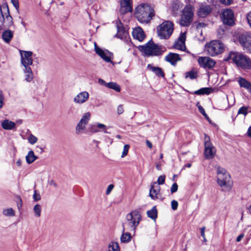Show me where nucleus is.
<instances>
[{
    "label": "nucleus",
    "instance_id": "58836bf2",
    "mask_svg": "<svg viewBox=\"0 0 251 251\" xmlns=\"http://www.w3.org/2000/svg\"><path fill=\"white\" fill-rule=\"evenodd\" d=\"M41 206L40 204H37L33 207V211L35 214V215L39 217L41 216Z\"/></svg>",
    "mask_w": 251,
    "mask_h": 251
},
{
    "label": "nucleus",
    "instance_id": "f704fd0d",
    "mask_svg": "<svg viewBox=\"0 0 251 251\" xmlns=\"http://www.w3.org/2000/svg\"><path fill=\"white\" fill-rule=\"evenodd\" d=\"M120 247L117 242H111L108 245V251H119Z\"/></svg>",
    "mask_w": 251,
    "mask_h": 251
},
{
    "label": "nucleus",
    "instance_id": "a19ab883",
    "mask_svg": "<svg viewBox=\"0 0 251 251\" xmlns=\"http://www.w3.org/2000/svg\"><path fill=\"white\" fill-rule=\"evenodd\" d=\"M249 107L247 106H242L238 111V115L243 114L246 116L248 113Z\"/></svg>",
    "mask_w": 251,
    "mask_h": 251
},
{
    "label": "nucleus",
    "instance_id": "7c9ffc66",
    "mask_svg": "<svg viewBox=\"0 0 251 251\" xmlns=\"http://www.w3.org/2000/svg\"><path fill=\"white\" fill-rule=\"evenodd\" d=\"M13 36V33L11 30H6L2 34V38L6 43H9Z\"/></svg>",
    "mask_w": 251,
    "mask_h": 251
},
{
    "label": "nucleus",
    "instance_id": "aec40b11",
    "mask_svg": "<svg viewBox=\"0 0 251 251\" xmlns=\"http://www.w3.org/2000/svg\"><path fill=\"white\" fill-rule=\"evenodd\" d=\"M89 97V93L86 91H83L78 93L74 99V101L77 104H82L85 102Z\"/></svg>",
    "mask_w": 251,
    "mask_h": 251
},
{
    "label": "nucleus",
    "instance_id": "0eeeda50",
    "mask_svg": "<svg viewBox=\"0 0 251 251\" xmlns=\"http://www.w3.org/2000/svg\"><path fill=\"white\" fill-rule=\"evenodd\" d=\"M0 22L6 27L13 25V18L10 15L7 5H0Z\"/></svg>",
    "mask_w": 251,
    "mask_h": 251
},
{
    "label": "nucleus",
    "instance_id": "f257e3e1",
    "mask_svg": "<svg viewBox=\"0 0 251 251\" xmlns=\"http://www.w3.org/2000/svg\"><path fill=\"white\" fill-rule=\"evenodd\" d=\"M135 16L141 23H148L154 16V10L147 3H141L136 8Z\"/></svg>",
    "mask_w": 251,
    "mask_h": 251
},
{
    "label": "nucleus",
    "instance_id": "4c0bfd02",
    "mask_svg": "<svg viewBox=\"0 0 251 251\" xmlns=\"http://www.w3.org/2000/svg\"><path fill=\"white\" fill-rule=\"evenodd\" d=\"M3 214L6 216L12 217L15 215L14 210L12 208H8L3 210Z\"/></svg>",
    "mask_w": 251,
    "mask_h": 251
},
{
    "label": "nucleus",
    "instance_id": "c03bdc74",
    "mask_svg": "<svg viewBox=\"0 0 251 251\" xmlns=\"http://www.w3.org/2000/svg\"><path fill=\"white\" fill-rule=\"evenodd\" d=\"M129 149V146L128 145H125L124 147V150L122 152V154L121 155V157H125L128 153V150Z\"/></svg>",
    "mask_w": 251,
    "mask_h": 251
},
{
    "label": "nucleus",
    "instance_id": "423d86ee",
    "mask_svg": "<svg viewBox=\"0 0 251 251\" xmlns=\"http://www.w3.org/2000/svg\"><path fill=\"white\" fill-rule=\"evenodd\" d=\"M205 50L209 55L215 56L223 52L224 45L220 41L213 40L205 45Z\"/></svg>",
    "mask_w": 251,
    "mask_h": 251
},
{
    "label": "nucleus",
    "instance_id": "69168bd1",
    "mask_svg": "<svg viewBox=\"0 0 251 251\" xmlns=\"http://www.w3.org/2000/svg\"><path fill=\"white\" fill-rule=\"evenodd\" d=\"M20 202L18 203V207L19 208L22 207V201L21 198H19Z\"/></svg>",
    "mask_w": 251,
    "mask_h": 251
},
{
    "label": "nucleus",
    "instance_id": "b1692460",
    "mask_svg": "<svg viewBox=\"0 0 251 251\" xmlns=\"http://www.w3.org/2000/svg\"><path fill=\"white\" fill-rule=\"evenodd\" d=\"M180 60L179 54L175 53L170 52L165 57V60L173 66H175L176 62Z\"/></svg>",
    "mask_w": 251,
    "mask_h": 251
},
{
    "label": "nucleus",
    "instance_id": "9b49d317",
    "mask_svg": "<svg viewBox=\"0 0 251 251\" xmlns=\"http://www.w3.org/2000/svg\"><path fill=\"white\" fill-rule=\"evenodd\" d=\"M204 155L206 159L213 158L216 153V149L210 142V137L204 134Z\"/></svg>",
    "mask_w": 251,
    "mask_h": 251
},
{
    "label": "nucleus",
    "instance_id": "6e6552de",
    "mask_svg": "<svg viewBox=\"0 0 251 251\" xmlns=\"http://www.w3.org/2000/svg\"><path fill=\"white\" fill-rule=\"evenodd\" d=\"M193 9L192 6L190 4L184 7L179 21V24L181 26H188L192 22L194 15Z\"/></svg>",
    "mask_w": 251,
    "mask_h": 251
},
{
    "label": "nucleus",
    "instance_id": "39448f33",
    "mask_svg": "<svg viewBox=\"0 0 251 251\" xmlns=\"http://www.w3.org/2000/svg\"><path fill=\"white\" fill-rule=\"evenodd\" d=\"M174 29L173 23L170 21H166L157 26V35L161 39H167L172 34Z\"/></svg>",
    "mask_w": 251,
    "mask_h": 251
},
{
    "label": "nucleus",
    "instance_id": "bb28decb",
    "mask_svg": "<svg viewBox=\"0 0 251 251\" xmlns=\"http://www.w3.org/2000/svg\"><path fill=\"white\" fill-rule=\"evenodd\" d=\"M147 69L154 73L159 77H163L165 76V74L161 68L153 67L150 64L148 65Z\"/></svg>",
    "mask_w": 251,
    "mask_h": 251
},
{
    "label": "nucleus",
    "instance_id": "2f4dec72",
    "mask_svg": "<svg viewBox=\"0 0 251 251\" xmlns=\"http://www.w3.org/2000/svg\"><path fill=\"white\" fill-rule=\"evenodd\" d=\"M37 159L38 157L34 154L33 151H29L25 156L26 162L28 164L32 163Z\"/></svg>",
    "mask_w": 251,
    "mask_h": 251
},
{
    "label": "nucleus",
    "instance_id": "6e6d98bb",
    "mask_svg": "<svg viewBox=\"0 0 251 251\" xmlns=\"http://www.w3.org/2000/svg\"><path fill=\"white\" fill-rule=\"evenodd\" d=\"M3 100H4V98H3V95L2 94V92L1 91H0V108H1L3 106Z\"/></svg>",
    "mask_w": 251,
    "mask_h": 251
},
{
    "label": "nucleus",
    "instance_id": "473e14b6",
    "mask_svg": "<svg viewBox=\"0 0 251 251\" xmlns=\"http://www.w3.org/2000/svg\"><path fill=\"white\" fill-rule=\"evenodd\" d=\"M125 230V225H123V233L121 237V241L122 243H128L131 240V236L129 232L124 233Z\"/></svg>",
    "mask_w": 251,
    "mask_h": 251
},
{
    "label": "nucleus",
    "instance_id": "37998d69",
    "mask_svg": "<svg viewBox=\"0 0 251 251\" xmlns=\"http://www.w3.org/2000/svg\"><path fill=\"white\" fill-rule=\"evenodd\" d=\"M98 126L99 129L100 130V131H102L105 133H110V132L107 131V127L105 125L98 123Z\"/></svg>",
    "mask_w": 251,
    "mask_h": 251
},
{
    "label": "nucleus",
    "instance_id": "09e8293b",
    "mask_svg": "<svg viewBox=\"0 0 251 251\" xmlns=\"http://www.w3.org/2000/svg\"><path fill=\"white\" fill-rule=\"evenodd\" d=\"M177 189H178V185H177V183H174L172 185V186L171 188L170 191H171V193H174L177 191Z\"/></svg>",
    "mask_w": 251,
    "mask_h": 251
},
{
    "label": "nucleus",
    "instance_id": "c9c22d12",
    "mask_svg": "<svg viewBox=\"0 0 251 251\" xmlns=\"http://www.w3.org/2000/svg\"><path fill=\"white\" fill-rule=\"evenodd\" d=\"M106 87L108 88L113 89L116 92H120L121 90L120 86L114 82H110L106 84Z\"/></svg>",
    "mask_w": 251,
    "mask_h": 251
},
{
    "label": "nucleus",
    "instance_id": "4d7b16f0",
    "mask_svg": "<svg viewBox=\"0 0 251 251\" xmlns=\"http://www.w3.org/2000/svg\"><path fill=\"white\" fill-rule=\"evenodd\" d=\"M205 230V227L204 226H203L201 228V236L202 237H204V236H205V233H204Z\"/></svg>",
    "mask_w": 251,
    "mask_h": 251
},
{
    "label": "nucleus",
    "instance_id": "5701e85b",
    "mask_svg": "<svg viewBox=\"0 0 251 251\" xmlns=\"http://www.w3.org/2000/svg\"><path fill=\"white\" fill-rule=\"evenodd\" d=\"M116 27L117 30L116 36L120 39L126 37L127 32L126 31L123 24L120 21H116Z\"/></svg>",
    "mask_w": 251,
    "mask_h": 251
},
{
    "label": "nucleus",
    "instance_id": "1a4fd4ad",
    "mask_svg": "<svg viewBox=\"0 0 251 251\" xmlns=\"http://www.w3.org/2000/svg\"><path fill=\"white\" fill-rule=\"evenodd\" d=\"M126 220L128 222V226L132 229L135 230L136 227L138 225L141 216L138 210H133L128 214L126 217Z\"/></svg>",
    "mask_w": 251,
    "mask_h": 251
},
{
    "label": "nucleus",
    "instance_id": "f3484780",
    "mask_svg": "<svg viewBox=\"0 0 251 251\" xmlns=\"http://www.w3.org/2000/svg\"><path fill=\"white\" fill-rule=\"evenodd\" d=\"M120 2V12L122 14H124L127 12L132 11L131 0H119Z\"/></svg>",
    "mask_w": 251,
    "mask_h": 251
},
{
    "label": "nucleus",
    "instance_id": "ddd939ff",
    "mask_svg": "<svg viewBox=\"0 0 251 251\" xmlns=\"http://www.w3.org/2000/svg\"><path fill=\"white\" fill-rule=\"evenodd\" d=\"M21 61L24 67H30L33 64V53L30 51L20 50Z\"/></svg>",
    "mask_w": 251,
    "mask_h": 251
},
{
    "label": "nucleus",
    "instance_id": "052dcab7",
    "mask_svg": "<svg viewBox=\"0 0 251 251\" xmlns=\"http://www.w3.org/2000/svg\"><path fill=\"white\" fill-rule=\"evenodd\" d=\"M146 144L147 145V146L150 148V149H151L152 147V145L151 144V143L149 141V140H147L146 141Z\"/></svg>",
    "mask_w": 251,
    "mask_h": 251
},
{
    "label": "nucleus",
    "instance_id": "a211bd4d",
    "mask_svg": "<svg viewBox=\"0 0 251 251\" xmlns=\"http://www.w3.org/2000/svg\"><path fill=\"white\" fill-rule=\"evenodd\" d=\"M211 11L212 8L209 5L202 3L198 10V15L201 18H204L209 14Z\"/></svg>",
    "mask_w": 251,
    "mask_h": 251
},
{
    "label": "nucleus",
    "instance_id": "680f3d73",
    "mask_svg": "<svg viewBox=\"0 0 251 251\" xmlns=\"http://www.w3.org/2000/svg\"><path fill=\"white\" fill-rule=\"evenodd\" d=\"M50 185H52L53 186H54V187H56L57 186V185L56 184V183L55 182V181L53 180H51L50 182Z\"/></svg>",
    "mask_w": 251,
    "mask_h": 251
},
{
    "label": "nucleus",
    "instance_id": "864d4df0",
    "mask_svg": "<svg viewBox=\"0 0 251 251\" xmlns=\"http://www.w3.org/2000/svg\"><path fill=\"white\" fill-rule=\"evenodd\" d=\"M113 188H114V185L110 184L109 185H108V186L106 189V195L109 194L110 193V192H111V191L112 190V189H113Z\"/></svg>",
    "mask_w": 251,
    "mask_h": 251
},
{
    "label": "nucleus",
    "instance_id": "8fccbe9b",
    "mask_svg": "<svg viewBox=\"0 0 251 251\" xmlns=\"http://www.w3.org/2000/svg\"><path fill=\"white\" fill-rule=\"evenodd\" d=\"M171 207L173 210H175L177 208L178 202L176 201L173 200L171 201Z\"/></svg>",
    "mask_w": 251,
    "mask_h": 251
},
{
    "label": "nucleus",
    "instance_id": "dca6fc26",
    "mask_svg": "<svg viewBox=\"0 0 251 251\" xmlns=\"http://www.w3.org/2000/svg\"><path fill=\"white\" fill-rule=\"evenodd\" d=\"M95 50L96 53L99 55L103 60L106 62H111V53L108 50L104 51L100 48L95 43Z\"/></svg>",
    "mask_w": 251,
    "mask_h": 251
},
{
    "label": "nucleus",
    "instance_id": "603ef678",
    "mask_svg": "<svg viewBox=\"0 0 251 251\" xmlns=\"http://www.w3.org/2000/svg\"><path fill=\"white\" fill-rule=\"evenodd\" d=\"M124 112V106L123 104L119 105L117 107V113L118 115L123 114Z\"/></svg>",
    "mask_w": 251,
    "mask_h": 251
},
{
    "label": "nucleus",
    "instance_id": "13d9d810",
    "mask_svg": "<svg viewBox=\"0 0 251 251\" xmlns=\"http://www.w3.org/2000/svg\"><path fill=\"white\" fill-rule=\"evenodd\" d=\"M99 83H100V84L101 85H104L106 87V84H107L108 83H106L104 80L101 79V78H100L99 79Z\"/></svg>",
    "mask_w": 251,
    "mask_h": 251
},
{
    "label": "nucleus",
    "instance_id": "4be33fe9",
    "mask_svg": "<svg viewBox=\"0 0 251 251\" xmlns=\"http://www.w3.org/2000/svg\"><path fill=\"white\" fill-rule=\"evenodd\" d=\"M132 36L134 39L140 42H142L145 38V33L140 27H136L133 30Z\"/></svg>",
    "mask_w": 251,
    "mask_h": 251
},
{
    "label": "nucleus",
    "instance_id": "7ed1b4c3",
    "mask_svg": "<svg viewBox=\"0 0 251 251\" xmlns=\"http://www.w3.org/2000/svg\"><path fill=\"white\" fill-rule=\"evenodd\" d=\"M217 183L224 191L231 190L232 183L230 176L223 168L218 167L217 168Z\"/></svg>",
    "mask_w": 251,
    "mask_h": 251
},
{
    "label": "nucleus",
    "instance_id": "c756f323",
    "mask_svg": "<svg viewBox=\"0 0 251 251\" xmlns=\"http://www.w3.org/2000/svg\"><path fill=\"white\" fill-rule=\"evenodd\" d=\"M213 90L211 87H204L195 91L194 94L197 95H209L212 93Z\"/></svg>",
    "mask_w": 251,
    "mask_h": 251
},
{
    "label": "nucleus",
    "instance_id": "6ab92c4d",
    "mask_svg": "<svg viewBox=\"0 0 251 251\" xmlns=\"http://www.w3.org/2000/svg\"><path fill=\"white\" fill-rule=\"evenodd\" d=\"M160 191V187L158 186L156 182H152L150 190L149 196L152 200H156L158 199V195Z\"/></svg>",
    "mask_w": 251,
    "mask_h": 251
},
{
    "label": "nucleus",
    "instance_id": "0e129e2a",
    "mask_svg": "<svg viewBox=\"0 0 251 251\" xmlns=\"http://www.w3.org/2000/svg\"><path fill=\"white\" fill-rule=\"evenodd\" d=\"M16 164L18 166L20 167L22 165V161L20 159H19L17 162H16Z\"/></svg>",
    "mask_w": 251,
    "mask_h": 251
},
{
    "label": "nucleus",
    "instance_id": "f03ea898",
    "mask_svg": "<svg viewBox=\"0 0 251 251\" xmlns=\"http://www.w3.org/2000/svg\"><path fill=\"white\" fill-rule=\"evenodd\" d=\"M226 60H231L237 66L242 68L251 69V59L248 56L238 52H231Z\"/></svg>",
    "mask_w": 251,
    "mask_h": 251
},
{
    "label": "nucleus",
    "instance_id": "e2e57ef3",
    "mask_svg": "<svg viewBox=\"0 0 251 251\" xmlns=\"http://www.w3.org/2000/svg\"><path fill=\"white\" fill-rule=\"evenodd\" d=\"M247 135L249 137L251 138V126H250L248 128V130L247 131Z\"/></svg>",
    "mask_w": 251,
    "mask_h": 251
},
{
    "label": "nucleus",
    "instance_id": "72a5a7b5",
    "mask_svg": "<svg viewBox=\"0 0 251 251\" xmlns=\"http://www.w3.org/2000/svg\"><path fill=\"white\" fill-rule=\"evenodd\" d=\"M148 217L152 220H155L157 217V211L155 206H153L151 210H148L147 212Z\"/></svg>",
    "mask_w": 251,
    "mask_h": 251
},
{
    "label": "nucleus",
    "instance_id": "412c9836",
    "mask_svg": "<svg viewBox=\"0 0 251 251\" xmlns=\"http://www.w3.org/2000/svg\"><path fill=\"white\" fill-rule=\"evenodd\" d=\"M186 35L185 33H181L178 40L175 42L174 48L176 49L184 50L186 49L185 41Z\"/></svg>",
    "mask_w": 251,
    "mask_h": 251
},
{
    "label": "nucleus",
    "instance_id": "2eb2a0df",
    "mask_svg": "<svg viewBox=\"0 0 251 251\" xmlns=\"http://www.w3.org/2000/svg\"><path fill=\"white\" fill-rule=\"evenodd\" d=\"M91 118V113L89 112L85 113L78 123L75 128L76 134H78L85 128V126L88 123Z\"/></svg>",
    "mask_w": 251,
    "mask_h": 251
},
{
    "label": "nucleus",
    "instance_id": "a878e982",
    "mask_svg": "<svg viewBox=\"0 0 251 251\" xmlns=\"http://www.w3.org/2000/svg\"><path fill=\"white\" fill-rule=\"evenodd\" d=\"M238 82L241 87L245 88L249 92L251 93V83L242 77H240L238 78Z\"/></svg>",
    "mask_w": 251,
    "mask_h": 251
},
{
    "label": "nucleus",
    "instance_id": "bf43d9fd",
    "mask_svg": "<svg viewBox=\"0 0 251 251\" xmlns=\"http://www.w3.org/2000/svg\"><path fill=\"white\" fill-rule=\"evenodd\" d=\"M244 235L243 234H241L240 235H239L237 239H236V241L237 242H240L242 239V238L244 237Z\"/></svg>",
    "mask_w": 251,
    "mask_h": 251
},
{
    "label": "nucleus",
    "instance_id": "393cba45",
    "mask_svg": "<svg viewBox=\"0 0 251 251\" xmlns=\"http://www.w3.org/2000/svg\"><path fill=\"white\" fill-rule=\"evenodd\" d=\"M23 72L26 82H31L33 79V74L30 67H24Z\"/></svg>",
    "mask_w": 251,
    "mask_h": 251
},
{
    "label": "nucleus",
    "instance_id": "ea45409f",
    "mask_svg": "<svg viewBox=\"0 0 251 251\" xmlns=\"http://www.w3.org/2000/svg\"><path fill=\"white\" fill-rule=\"evenodd\" d=\"M89 130L93 133L100 132V130L99 129L98 126V123H96L95 124L91 125L90 126Z\"/></svg>",
    "mask_w": 251,
    "mask_h": 251
},
{
    "label": "nucleus",
    "instance_id": "338daca9",
    "mask_svg": "<svg viewBox=\"0 0 251 251\" xmlns=\"http://www.w3.org/2000/svg\"><path fill=\"white\" fill-rule=\"evenodd\" d=\"M36 148L39 149V151L40 153H42L43 152L44 150L42 147L37 146H36Z\"/></svg>",
    "mask_w": 251,
    "mask_h": 251
},
{
    "label": "nucleus",
    "instance_id": "9d476101",
    "mask_svg": "<svg viewBox=\"0 0 251 251\" xmlns=\"http://www.w3.org/2000/svg\"><path fill=\"white\" fill-rule=\"evenodd\" d=\"M238 41L243 50L251 53V33L244 32L238 36Z\"/></svg>",
    "mask_w": 251,
    "mask_h": 251
},
{
    "label": "nucleus",
    "instance_id": "e433bc0d",
    "mask_svg": "<svg viewBox=\"0 0 251 251\" xmlns=\"http://www.w3.org/2000/svg\"><path fill=\"white\" fill-rule=\"evenodd\" d=\"M198 74L196 71L191 70L185 73V77L186 78H190L191 79H194L197 77Z\"/></svg>",
    "mask_w": 251,
    "mask_h": 251
},
{
    "label": "nucleus",
    "instance_id": "5fc2aeb1",
    "mask_svg": "<svg viewBox=\"0 0 251 251\" xmlns=\"http://www.w3.org/2000/svg\"><path fill=\"white\" fill-rule=\"evenodd\" d=\"M221 3L225 5H229L232 2L233 0H220Z\"/></svg>",
    "mask_w": 251,
    "mask_h": 251
},
{
    "label": "nucleus",
    "instance_id": "de8ad7c7",
    "mask_svg": "<svg viewBox=\"0 0 251 251\" xmlns=\"http://www.w3.org/2000/svg\"><path fill=\"white\" fill-rule=\"evenodd\" d=\"M11 3L13 4L14 7L16 8L17 11L19 12V4L18 0H11Z\"/></svg>",
    "mask_w": 251,
    "mask_h": 251
},
{
    "label": "nucleus",
    "instance_id": "c85d7f7f",
    "mask_svg": "<svg viewBox=\"0 0 251 251\" xmlns=\"http://www.w3.org/2000/svg\"><path fill=\"white\" fill-rule=\"evenodd\" d=\"M183 4L179 1L174 2L172 5V12L173 14L176 16L179 12L181 11V9L182 8Z\"/></svg>",
    "mask_w": 251,
    "mask_h": 251
},
{
    "label": "nucleus",
    "instance_id": "3c124183",
    "mask_svg": "<svg viewBox=\"0 0 251 251\" xmlns=\"http://www.w3.org/2000/svg\"><path fill=\"white\" fill-rule=\"evenodd\" d=\"M33 199L35 201H37L41 199V196L39 194L36 193V191H34V193L33 196Z\"/></svg>",
    "mask_w": 251,
    "mask_h": 251
},
{
    "label": "nucleus",
    "instance_id": "4468645a",
    "mask_svg": "<svg viewBox=\"0 0 251 251\" xmlns=\"http://www.w3.org/2000/svg\"><path fill=\"white\" fill-rule=\"evenodd\" d=\"M198 63L201 67L204 69H211L215 64V61L208 56H200L198 59Z\"/></svg>",
    "mask_w": 251,
    "mask_h": 251
},
{
    "label": "nucleus",
    "instance_id": "a18cd8bd",
    "mask_svg": "<svg viewBox=\"0 0 251 251\" xmlns=\"http://www.w3.org/2000/svg\"><path fill=\"white\" fill-rule=\"evenodd\" d=\"M165 175H161L159 176L157 179V185L159 186V185H162L165 182Z\"/></svg>",
    "mask_w": 251,
    "mask_h": 251
},
{
    "label": "nucleus",
    "instance_id": "774afa93",
    "mask_svg": "<svg viewBox=\"0 0 251 251\" xmlns=\"http://www.w3.org/2000/svg\"><path fill=\"white\" fill-rule=\"evenodd\" d=\"M192 165L191 163H188L184 166V167L190 168Z\"/></svg>",
    "mask_w": 251,
    "mask_h": 251
},
{
    "label": "nucleus",
    "instance_id": "49530a36",
    "mask_svg": "<svg viewBox=\"0 0 251 251\" xmlns=\"http://www.w3.org/2000/svg\"><path fill=\"white\" fill-rule=\"evenodd\" d=\"M200 112L203 116L206 119H209V117L205 112L204 108L201 106H198Z\"/></svg>",
    "mask_w": 251,
    "mask_h": 251
},
{
    "label": "nucleus",
    "instance_id": "20e7f679",
    "mask_svg": "<svg viewBox=\"0 0 251 251\" xmlns=\"http://www.w3.org/2000/svg\"><path fill=\"white\" fill-rule=\"evenodd\" d=\"M138 49L145 57L159 56L162 54L161 46L155 44L152 40L144 45L138 46Z\"/></svg>",
    "mask_w": 251,
    "mask_h": 251
},
{
    "label": "nucleus",
    "instance_id": "79ce46f5",
    "mask_svg": "<svg viewBox=\"0 0 251 251\" xmlns=\"http://www.w3.org/2000/svg\"><path fill=\"white\" fill-rule=\"evenodd\" d=\"M27 140H28V142L30 144L33 145L37 142L38 138L36 137H35L34 135H33V134H30L28 136Z\"/></svg>",
    "mask_w": 251,
    "mask_h": 251
},
{
    "label": "nucleus",
    "instance_id": "cd10ccee",
    "mask_svg": "<svg viewBox=\"0 0 251 251\" xmlns=\"http://www.w3.org/2000/svg\"><path fill=\"white\" fill-rule=\"evenodd\" d=\"M1 126L5 130H11L15 127L16 124L14 122L6 119L2 122Z\"/></svg>",
    "mask_w": 251,
    "mask_h": 251
},
{
    "label": "nucleus",
    "instance_id": "f8f14e48",
    "mask_svg": "<svg viewBox=\"0 0 251 251\" xmlns=\"http://www.w3.org/2000/svg\"><path fill=\"white\" fill-rule=\"evenodd\" d=\"M221 18L224 24L226 25L232 26L235 24L234 14L230 9L223 10Z\"/></svg>",
    "mask_w": 251,
    "mask_h": 251
}]
</instances>
